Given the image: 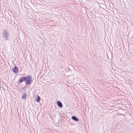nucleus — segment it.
I'll use <instances>...</instances> for the list:
<instances>
[{
	"mask_svg": "<svg viewBox=\"0 0 133 133\" xmlns=\"http://www.w3.org/2000/svg\"><path fill=\"white\" fill-rule=\"evenodd\" d=\"M72 119L73 120L78 122L79 121V119L77 118L75 116H72L71 117Z\"/></svg>",
	"mask_w": 133,
	"mask_h": 133,
	"instance_id": "obj_6",
	"label": "nucleus"
},
{
	"mask_svg": "<svg viewBox=\"0 0 133 133\" xmlns=\"http://www.w3.org/2000/svg\"><path fill=\"white\" fill-rule=\"evenodd\" d=\"M26 96V94H24L22 96V98L23 99H25Z\"/></svg>",
	"mask_w": 133,
	"mask_h": 133,
	"instance_id": "obj_8",
	"label": "nucleus"
},
{
	"mask_svg": "<svg viewBox=\"0 0 133 133\" xmlns=\"http://www.w3.org/2000/svg\"><path fill=\"white\" fill-rule=\"evenodd\" d=\"M31 79L32 78L31 76H29L26 77L25 81L26 82V85H29L31 84L32 82Z\"/></svg>",
	"mask_w": 133,
	"mask_h": 133,
	"instance_id": "obj_2",
	"label": "nucleus"
},
{
	"mask_svg": "<svg viewBox=\"0 0 133 133\" xmlns=\"http://www.w3.org/2000/svg\"><path fill=\"white\" fill-rule=\"evenodd\" d=\"M2 34L3 37L5 38L4 39L5 40H7L8 39V37L9 36V34L8 31L4 30Z\"/></svg>",
	"mask_w": 133,
	"mask_h": 133,
	"instance_id": "obj_1",
	"label": "nucleus"
},
{
	"mask_svg": "<svg viewBox=\"0 0 133 133\" xmlns=\"http://www.w3.org/2000/svg\"><path fill=\"white\" fill-rule=\"evenodd\" d=\"M57 104L58 105L60 108H62L63 107V105L62 103L59 101H57Z\"/></svg>",
	"mask_w": 133,
	"mask_h": 133,
	"instance_id": "obj_5",
	"label": "nucleus"
},
{
	"mask_svg": "<svg viewBox=\"0 0 133 133\" xmlns=\"http://www.w3.org/2000/svg\"><path fill=\"white\" fill-rule=\"evenodd\" d=\"M40 97L38 95H37V97L36 99V101L37 102H39L40 101Z\"/></svg>",
	"mask_w": 133,
	"mask_h": 133,
	"instance_id": "obj_7",
	"label": "nucleus"
},
{
	"mask_svg": "<svg viewBox=\"0 0 133 133\" xmlns=\"http://www.w3.org/2000/svg\"><path fill=\"white\" fill-rule=\"evenodd\" d=\"M25 77H22L19 80V82L20 83H22L23 81H25Z\"/></svg>",
	"mask_w": 133,
	"mask_h": 133,
	"instance_id": "obj_4",
	"label": "nucleus"
},
{
	"mask_svg": "<svg viewBox=\"0 0 133 133\" xmlns=\"http://www.w3.org/2000/svg\"><path fill=\"white\" fill-rule=\"evenodd\" d=\"M13 71L16 74L18 73V69L16 66L14 68Z\"/></svg>",
	"mask_w": 133,
	"mask_h": 133,
	"instance_id": "obj_3",
	"label": "nucleus"
}]
</instances>
